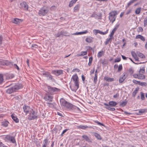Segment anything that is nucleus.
<instances>
[{
	"mask_svg": "<svg viewBox=\"0 0 147 147\" xmlns=\"http://www.w3.org/2000/svg\"><path fill=\"white\" fill-rule=\"evenodd\" d=\"M71 80L73 81L74 85L71 84L70 85V87L72 91L76 92L79 87L78 78L77 74L72 76Z\"/></svg>",
	"mask_w": 147,
	"mask_h": 147,
	"instance_id": "f257e3e1",
	"label": "nucleus"
},
{
	"mask_svg": "<svg viewBox=\"0 0 147 147\" xmlns=\"http://www.w3.org/2000/svg\"><path fill=\"white\" fill-rule=\"evenodd\" d=\"M22 84H16L8 89L6 90V92L10 94L13 92H16L18 90L22 88Z\"/></svg>",
	"mask_w": 147,
	"mask_h": 147,
	"instance_id": "f03ea898",
	"label": "nucleus"
},
{
	"mask_svg": "<svg viewBox=\"0 0 147 147\" xmlns=\"http://www.w3.org/2000/svg\"><path fill=\"white\" fill-rule=\"evenodd\" d=\"M117 104V103L114 101H111L109 102L108 104L106 103H104V105L106 106V107H105L106 109L112 111H115V109L114 108L111 107V106L115 107L116 106Z\"/></svg>",
	"mask_w": 147,
	"mask_h": 147,
	"instance_id": "7ed1b4c3",
	"label": "nucleus"
},
{
	"mask_svg": "<svg viewBox=\"0 0 147 147\" xmlns=\"http://www.w3.org/2000/svg\"><path fill=\"white\" fill-rule=\"evenodd\" d=\"M118 13L116 10L112 11L109 13V19L110 21L113 24L116 20Z\"/></svg>",
	"mask_w": 147,
	"mask_h": 147,
	"instance_id": "20e7f679",
	"label": "nucleus"
},
{
	"mask_svg": "<svg viewBox=\"0 0 147 147\" xmlns=\"http://www.w3.org/2000/svg\"><path fill=\"white\" fill-rule=\"evenodd\" d=\"M49 11V7H48L44 6L40 9L38 13L40 16H44L48 14Z\"/></svg>",
	"mask_w": 147,
	"mask_h": 147,
	"instance_id": "39448f33",
	"label": "nucleus"
},
{
	"mask_svg": "<svg viewBox=\"0 0 147 147\" xmlns=\"http://www.w3.org/2000/svg\"><path fill=\"white\" fill-rule=\"evenodd\" d=\"M28 114L29 115H28V119L29 120L36 119L38 117L37 113L35 112L33 109H32Z\"/></svg>",
	"mask_w": 147,
	"mask_h": 147,
	"instance_id": "423d86ee",
	"label": "nucleus"
},
{
	"mask_svg": "<svg viewBox=\"0 0 147 147\" xmlns=\"http://www.w3.org/2000/svg\"><path fill=\"white\" fill-rule=\"evenodd\" d=\"M12 63L11 62L5 60L1 59L0 60V67L3 68L5 66H11Z\"/></svg>",
	"mask_w": 147,
	"mask_h": 147,
	"instance_id": "0eeeda50",
	"label": "nucleus"
},
{
	"mask_svg": "<svg viewBox=\"0 0 147 147\" xmlns=\"http://www.w3.org/2000/svg\"><path fill=\"white\" fill-rule=\"evenodd\" d=\"M47 88L49 92L52 94H56L61 91L60 89L55 87H51L49 86H47Z\"/></svg>",
	"mask_w": 147,
	"mask_h": 147,
	"instance_id": "6e6552de",
	"label": "nucleus"
},
{
	"mask_svg": "<svg viewBox=\"0 0 147 147\" xmlns=\"http://www.w3.org/2000/svg\"><path fill=\"white\" fill-rule=\"evenodd\" d=\"M55 36L56 37H58L60 36H70V35L69 33L67 32L66 31H61L60 32H58L55 35Z\"/></svg>",
	"mask_w": 147,
	"mask_h": 147,
	"instance_id": "1a4fd4ad",
	"label": "nucleus"
},
{
	"mask_svg": "<svg viewBox=\"0 0 147 147\" xmlns=\"http://www.w3.org/2000/svg\"><path fill=\"white\" fill-rule=\"evenodd\" d=\"M42 75L47 78L48 80H51L53 82L55 81V79L53 78V76L51 75L50 73L48 72H46L45 73H43Z\"/></svg>",
	"mask_w": 147,
	"mask_h": 147,
	"instance_id": "9d476101",
	"label": "nucleus"
},
{
	"mask_svg": "<svg viewBox=\"0 0 147 147\" xmlns=\"http://www.w3.org/2000/svg\"><path fill=\"white\" fill-rule=\"evenodd\" d=\"M65 108H67L69 109H77L79 111H80V109L75 106H74V105H72L71 103L68 102L66 106L65 107Z\"/></svg>",
	"mask_w": 147,
	"mask_h": 147,
	"instance_id": "9b49d317",
	"label": "nucleus"
},
{
	"mask_svg": "<svg viewBox=\"0 0 147 147\" xmlns=\"http://www.w3.org/2000/svg\"><path fill=\"white\" fill-rule=\"evenodd\" d=\"M63 71L61 69L53 70L51 71L52 74L58 76L63 74Z\"/></svg>",
	"mask_w": 147,
	"mask_h": 147,
	"instance_id": "f8f14e48",
	"label": "nucleus"
},
{
	"mask_svg": "<svg viewBox=\"0 0 147 147\" xmlns=\"http://www.w3.org/2000/svg\"><path fill=\"white\" fill-rule=\"evenodd\" d=\"M133 76L135 78H137L141 80L144 79L145 78V76L143 74L139 73L138 74H134Z\"/></svg>",
	"mask_w": 147,
	"mask_h": 147,
	"instance_id": "ddd939ff",
	"label": "nucleus"
},
{
	"mask_svg": "<svg viewBox=\"0 0 147 147\" xmlns=\"http://www.w3.org/2000/svg\"><path fill=\"white\" fill-rule=\"evenodd\" d=\"M23 109L26 115H27L32 109L29 106L26 105H24L23 107Z\"/></svg>",
	"mask_w": 147,
	"mask_h": 147,
	"instance_id": "4468645a",
	"label": "nucleus"
},
{
	"mask_svg": "<svg viewBox=\"0 0 147 147\" xmlns=\"http://www.w3.org/2000/svg\"><path fill=\"white\" fill-rule=\"evenodd\" d=\"M108 29L105 32H103L98 30L94 29L93 30V32L95 35H96L98 33H99L102 35H105L108 33Z\"/></svg>",
	"mask_w": 147,
	"mask_h": 147,
	"instance_id": "2eb2a0df",
	"label": "nucleus"
},
{
	"mask_svg": "<svg viewBox=\"0 0 147 147\" xmlns=\"http://www.w3.org/2000/svg\"><path fill=\"white\" fill-rule=\"evenodd\" d=\"M20 5L21 9L26 11L28 10V5L26 2L24 1L21 3L20 4Z\"/></svg>",
	"mask_w": 147,
	"mask_h": 147,
	"instance_id": "dca6fc26",
	"label": "nucleus"
},
{
	"mask_svg": "<svg viewBox=\"0 0 147 147\" xmlns=\"http://www.w3.org/2000/svg\"><path fill=\"white\" fill-rule=\"evenodd\" d=\"M53 97L48 94H46L44 97V99L47 101L52 102Z\"/></svg>",
	"mask_w": 147,
	"mask_h": 147,
	"instance_id": "f3484780",
	"label": "nucleus"
},
{
	"mask_svg": "<svg viewBox=\"0 0 147 147\" xmlns=\"http://www.w3.org/2000/svg\"><path fill=\"white\" fill-rule=\"evenodd\" d=\"M23 20L22 19L14 18V19L12 21V22L16 24H19L20 23L22 22H23Z\"/></svg>",
	"mask_w": 147,
	"mask_h": 147,
	"instance_id": "a211bd4d",
	"label": "nucleus"
},
{
	"mask_svg": "<svg viewBox=\"0 0 147 147\" xmlns=\"http://www.w3.org/2000/svg\"><path fill=\"white\" fill-rule=\"evenodd\" d=\"M60 102L61 106H63L64 107H65L68 102L63 98H61L60 99Z\"/></svg>",
	"mask_w": 147,
	"mask_h": 147,
	"instance_id": "6ab92c4d",
	"label": "nucleus"
},
{
	"mask_svg": "<svg viewBox=\"0 0 147 147\" xmlns=\"http://www.w3.org/2000/svg\"><path fill=\"white\" fill-rule=\"evenodd\" d=\"M11 117L16 123H18L19 122V119L17 118L16 115L14 113H13L11 115Z\"/></svg>",
	"mask_w": 147,
	"mask_h": 147,
	"instance_id": "aec40b11",
	"label": "nucleus"
},
{
	"mask_svg": "<svg viewBox=\"0 0 147 147\" xmlns=\"http://www.w3.org/2000/svg\"><path fill=\"white\" fill-rule=\"evenodd\" d=\"M104 80L108 82H113L115 80L114 78H110L107 76H105L104 77Z\"/></svg>",
	"mask_w": 147,
	"mask_h": 147,
	"instance_id": "412c9836",
	"label": "nucleus"
},
{
	"mask_svg": "<svg viewBox=\"0 0 147 147\" xmlns=\"http://www.w3.org/2000/svg\"><path fill=\"white\" fill-rule=\"evenodd\" d=\"M48 142V139L47 138L45 139L43 141L42 147H48L47 146L49 144Z\"/></svg>",
	"mask_w": 147,
	"mask_h": 147,
	"instance_id": "4be33fe9",
	"label": "nucleus"
},
{
	"mask_svg": "<svg viewBox=\"0 0 147 147\" xmlns=\"http://www.w3.org/2000/svg\"><path fill=\"white\" fill-rule=\"evenodd\" d=\"M80 7V5L78 4L76 5L74 8V11L75 12H76L79 11Z\"/></svg>",
	"mask_w": 147,
	"mask_h": 147,
	"instance_id": "5701e85b",
	"label": "nucleus"
},
{
	"mask_svg": "<svg viewBox=\"0 0 147 147\" xmlns=\"http://www.w3.org/2000/svg\"><path fill=\"white\" fill-rule=\"evenodd\" d=\"M88 32V31L87 30H86L84 31L80 32H76L75 33L72 34L73 35H81L84 34H85Z\"/></svg>",
	"mask_w": 147,
	"mask_h": 147,
	"instance_id": "b1692460",
	"label": "nucleus"
},
{
	"mask_svg": "<svg viewBox=\"0 0 147 147\" xmlns=\"http://www.w3.org/2000/svg\"><path fill=\"white\" fill-rule=\"evenodd\" d=\"M93 38L91 36L87 37L86 39V41L89 43H91L93 42Z\"/></svg>",
	"mask_w": 147,
	"mask_h": 147,
	"instance_id": "393cba45",
	"label": "nucleus"
},
{
	"mask_svg": "<svg viewBox=\"0 0 147 147\" xmlns=\"http://www.w3.org/2000/svg\"><path fill=\"white\" fill-rule=\"evenodd\" d=\"M98 16L100 17H101L102 14L100 13L99 14V15H98L97 14L95 13H93L92 14V15L90 16L91 17L94 18L96 19L98 18Z\"/></svg>",
	"mask_w": 147,
	"mask_h": 147,
	"instance_id": "a878e982",
	"label": "nucleus"
},
{
	"mask_svg": "<svg viewBox=\"0 0 147 147\" xmlns=\"http://www.w3.org/2000/svg\"><path fill=\"white\" fill-rule=\"evenodd\" d=\"M136 39H140L142 41H144L145 39L144 37L140 35H138L136 36Z\"/></svg>",
	"mask_w": 147,
	"mask_h": 147,
	"instance_id": "bb28decb",
	"label": "nucleus"
},
{
	"mask_svg": "<svg viewBox=\"0 0 147 147\" xmlns=\"http://www.w3.org/2000/svg\"><path fill=\"white\" fill-rule=\"evenodd\" d=\"M78 0H72L69 2V7H72Z\"/></svg>",
	"mask_w": 147,
	"mask_h": 147,
	"instance_id": "cd10ccee",
	"label": "nucleus"
},
{
	"mask_svg": "<svg viewBox=\"0 0 147 147\" xmlns=\"http://www.w3.org/2000/svg\"><path fill=\"white\" fill-rule=\"evenodd\" d=\"M104 53L105 52L102 51L99 52L97 54V57L98 58L101 57L102 55H104Z\"/></svg>",
	"mask_w": 147,
	"mask_h": 147,
	"instance_id": "c85d7f7f",
	"label": "nucleus"
},
{
	"mask_svg": "<svg viewBox=\"0 0 147 147\" xmlns=\"http://www.w3.org/2000/svg\"><path fill=\"white\" fill-rule=\"evenodd\" d=\"M147 112V109H142L139 110L138 114L139 115H141L142 114L146 112Z\"/></svg>",
	"mask_w": 147,
	"mask_h": 147,
	"instance_id": "c756f323",
	"label": "nucleus"
},
{
	"mask_svg": "<svg viewBox=\"0 0 147 147\" xmlns=\"http://www.w3.org/2000/svg\"><path fill=\"white\" fill-rule=\"evenodd\" d=\"M139 88H136L135 90L133 91L132 93V96L135 97L136 94L139 91Z\"/></svg>",
	"mask_w": 147,
	"mask_h": 147,
	"instance_id": "7c9ffc66",
	"label": "nucleus"
},
{
	"mask_svg": "<svg viewBox=\"0 0 147 147\" xmlns=\"http://www.w3.org/2000/svg\"><path fill=\"white\" fill-rule=\"evenodd\" d=\"M77 127L78 129H85L88 127L87 125H80L77 126Z\"/></svg>",
	"mask_w": 147,
	"mask_h": 147,
	"instance_id": "2f4dec72",
	"label": "nucleus"
},
{
	"mask_svg": "<svg viewBox=\"0 0 147 147\" xmlns=\"http://www.w3.org/2000/svg\"><path fill=\"white\" fill-rule=\"evenodd\" d=\"M9 123V122L8 121H5L2 122L1 124L3 126L6 127L8 126Z\"/></svg>",
	"mask_w": 147,
	"mask_h": 147,
	"instance_id": "473e14b6",
	"label": "nucleus"
},
{
	"mask_svg": "<svg viewBox=\"0 0 147 147\" xmlns=\"http://www.w3.org/2000/svg\"><path fill=\"white\" fill-rule=\"evenodd\" d=\"M87 54V51H82L81 52L80 54H78L77 55V56L78 57L79 56H83L84 55H86Z\"/></svg>",
	"mask_w": 147,
	"mask_h": 147,
	"instance_id": "72a5a7b5",
	"label": "nucleus"
},
{
	"mask_svg": "<svg viewBox=\"0 0 147 147\" xmlns=\"http://www.w3.org/2000/svg\"><path fill=\"white\" fill-rule=\"evenodd\" d=\"M126 78L125 75H124L121 77H120L119 80V82L120 83H122Z\"/></svg>",
	"mask_w": 147,
	"mask_h": 147,
	"instance_id": "f704fd0d",
	"label": "nucleus"
},
{
	"mask_svg": "<svg viewBox=\"0 0 147 147\" xmlns=\"http://www.w3.org/2000/svg\"><path fill=\"white\" fill-rule=\"evenodd\" d=\"M94 135L98 140H100L102 139V138L100 135L97 133H95Z\"/></svg>",
	"mask_w": 147,
	"mask_h": 147,
	"instance_id": "c9c22d12",
	"label": "nucleus"
},
{
	"mask_svg": "<svg viewBox=\"0 0 147 147\" xmlns=\"http://www.w3.org/2000/svg\"><path fill=\"white\" fill-rule=\"evenodd\" d=\"M9 142H11L13 144L16 143V142L15 137L12 136Z\"/></svg>",
	"mask_w": 147,
	"mask_h": 147,
	"instance_id": "e433bc0d",
	"label": "nucleus"
},
{
	"mask_svg": "<svg viewBox=\"0 0 147 147\" xmlns=\"http://www.w3.org/2000/svg\"><path fill=\"white\" fill-rule=\"evenodd\" d=\"M145 72V67H140V70L139 71V73L144 74Z\"/></svg>",
	"mask_w": 147,
	"mask_h": 147,
	"instance_id": "4c0bfd02",
	"label": "nucleus"
},
{
	"mask_svg": "<svg viewBox=\"0 0 147 147\" xmlns=\"http://www.w3.org/2000/svg\"><path fill=\"white\" fill-rule=\"evenodd\" d=\"M138 0H130L129 3L127 4V7H129L130 5L132 4L133 3L136 1H138Z\"/></svg>",
	"mask_w": 147,
	"mask_h": 147,
	"instance_id": "58836bf2",
	"label": "nucleus"
},
{
	"mask_svg": "<svg viewBox=\"0 0 147 147\" xmlns=\"http://www.w3.org/2000/svg\"><path fill=\"white\" fill-rule=\"evenodd\" d=\"M82 137L86 141H88V142H89L90 141V140L88 137L86 135H84L82 136Z\"/></svg>",
	"mask_w": 147,
	"mask_h": 147,
	"instance_id": "ea45409f",
	"label": "nucleus"
},
{
	"mask_svg": "<svg viewBox=\"0 0 147 147\" xmlns=\"http://www.w3.org/2000/svg\"><path fill=\"white\" fill-rule=\"evenodd\" d=\"M11 136H11L9 135H5V140L9 142Z\"/></svg>",
	"mask_w": 147,
	"mask_h": 147,
	"instance_id": "a19ab883",
	"label": "nucleus"
},
{
	"mask_svg": "<svg viewBox=\"0 0 147 147\" xmlns=\"http://www.w3.org/2000/svg\"><path fill=\"white\" fill-rule=\"evenodd\" d=\"M137 55L140 57V58H145V55L143 54L142 53H140V52H138L137 53Z\"/></svg>",
	"mask_w": 147,
	"mask_h": 147,
	"instance_id": "79ce46f5",
	"label": "nucleus"
},
{
	"mask_svg": "<svg viewBox=\"0 0 147 147\" xmlns=\"http://www.w3.org/2000/svg\"><path fill=\"white\" fill-rule=\"evenodd\" d=\"M141 10V8L140 7H138L135 10V13L137 14H140Z\"/></svg>",
	"mask_w": 147,
	"mask_h": 147,
	"instance_id": "37998d69",
	"label": "nucleus"
},
{
	"mask_svg": "<svg viewBox=\"0 0 147 147\" xmlns=\"http://www.w3.org/2000/svg\"><path fill=\"white\" fill-rule=\"evenodd\" d=\"M12 64V66H9L10 67H13L14 68L17 69L18 70H20V68L17 65V64H13V63L12 62H11Z\"/></svg>",
	"mask_w": 147,
	"mask_h": 147,
	"instance_id": "c03bdc74",
	"label": "nucleus"
},
{
	"mask_svg": "<svg viewBox=\"0 0 147 147\" xmlns=\"http://www.w3.org/2000/svg\"><path fill=\"white\" fill-rule=\"evenodd\" d=\"M113 38L110 37L109 38H107L106 39V41L105 42V45H107L110 41Z\"/></svg>",
	"mask_w": 147,
	"mask_h": 147,
	"instance_id": "a18cd8bd",
	"label": "nucleus"
},
{
	"mask_svg": "<svg viewBox=\"0 0 147 147\" xmlns=\"http://www.w3.org/2000/svg\"><path fill=\"white\" fill-rule=\"evenodd\" d=\"M47 104L48 107L51 108H53L54 107V106L53 103L47 102Z\"/></svg>",
	"mask_w": 147,
	"mask_h": 147,
	"instance_id": "49530a36",
	"label": "nucleus"
},
{
	"mask_svg": "<svg viewBox=\"0 0 147 147\" xmlns=\"http://www.w3.org/2000/svg\"><path fill=\"white\" fill-rule=\"evenodd\" d=\"M98 75H95L94 79V82L95 84H96L97 81Z\"/></svg>",
	"mask_w": 147,
	"mask_h": 147,
	"instance_id": "de8ad7c7",
	"label": "nucleus"
},
{
	"mask_svg": "<svg viewBox=\"0 0 147 147\" xmlns=\"http://www.w3.org/2000/svg\"><path fill=\"white\" fill-rule=\"evenodd\" d=\"M92 60H93V58H92V57H89V62L88 63V65L89 66H90L91 65L92 63Z\"/></svg>",
	"mask_w": 147,
	"mask_h": 147,
	"instance_id": "09e8293b",
	"label": "nucleus"
},
{
	"mask_svg": "<svg viewBox=\"0 0 147 147\" xmlns=\"http://www.w3.org/2000/svg\"><path fill=\"white\" fill-rule=\"evenodd\" d=\"M127 101H123L120 104V106L122 107H124L125 106L127 103Z\"/></svg>",
	"mask_w": 147,
	"mask_h": 147,
	"instance_id": "8fccbe9b",
	"label": "nucleus"
},
{
	"mask_svg": "<svg viewBox=\"0 0 147 147\" xmlns=\"http://www.w3.org/2000/svg\"><path fill=\"white\" fill-rule=\"evenodd\" d=\"M140 94H141L140 97H141V100H144L145 99V98L144 97V93L143 92H140Z\"/></svg>",
	"mask_w": 147,
	"mask_h": 147,
	"instance_id": "3c124183",
	"label": "nucleus"
},
{
	"mask_svg": "<svg viewBox=\"0 0 147 147\" xmlns=\"http://www.w3.org/2000/svg\"><path fill=\"white\" fill-rule=\"evenodd\" d=\"M115 31H116L115 30L113 29V30L112 31L111 34L109 35V36H110V37H112L113 38V35L114 34V33Z\"/></svg>",
	"mask_w": 147,
	"mask_h": 147,
	"instance_id": "603ef678",
	"label": "nucleus"
},
{
	"mask_svg": "<svg viewBox=\"0 0 147 147\" xmlns=\"http://www.w3.org/2000/svg\"><path fill=\"white\" fill-rule=\"evenodd\" d=\"M3 80V75L0 74V84L2 83Z\"/></svg>",
	"mask_w": 147,
	"mask_h": 147,
	"instance_id": "864d4df0",
	"label": "nucleus"
},
{
	"mask_svg": "<svg viewBox=\"0 0 147 147\" xmlns=\"http://www.w3.org/2000/svg\"><path fill=\"white\" fill-rule=\"evenodd\" d=\"M123 67L122 64H120L119 65L118 69V71L119 72L122 70V69Z\"/></svg>",
	"mask_w": 147,
	"mask_h": 147,
	"instance_id": "5fc2aeb1",
	"label": "nucleus"
},
{
	"mask_svg": "<svg viewBox=\"0 0 147 147\" xmlns=\"http://www.w3.org/2000/svg\"><path fill=\"white\" fill-rule=\"evenodd\" d=\"M121 60V59L120 57L116 58L115 59L114 62L115 63L119 62Z\"/></svg>",
	"mask_w": 147,
	"mask_h": 147,
	"instance_id": "6e6d98bb",
	"label": "nucleus"
},
{
	"mask_svg": "<svg viewBox=\"0 0 147 147\" xmlns=\"http://www.w3.org/2000/svg\"><path fill=\"white\" fill-rule=\"evenodd\" d=\"M94 122L95 123H97L98 125L100 126H104V125L103 124L99 122V121H94Z\"/></svg>",
	"mask_w": 147,
	"mask_h": 147,
	"instance_id": "4d7b16f0",
	"label": "nucleus"
},
{
	"mask_svg": "<svg viewBox=\"0 0 147 147\" xmlns=\"http://www.w3.org/2000/svg\"><path fill=\"white\" fill-rule=\"evenodd\" d=\"M69 130V129H65L64 130H63V131H62V133L61 134V136H63V134H64L67 131Z\"/></svg>",
	"mask_w": 147,
	"mask_h": 147,
	"instance_id": "13d9d810",
	"label": "nucleus"
},
{
	"mask_svg": "<svg viewBox=\"0 0 147 147\" xmlns=\"http://www.w3.org/2000/svg\"><path fill=\"white\" fill-rule=\"evenodd\" d=\"M129 73L131 74H132L134 72V70L132 68H130L129 69Z\"/></svg>",
	"mask_w": 147,
	"mask_h": 147,
	"instance_id": "bf43d9fd",
	"label": "nucleus"
},
{
	"mask_svg": "<svg viewBox=\"0 0 147 147\" xmlns=\"http://www.w3.org/2000/svg\"><path fill=\"white\" fill-rule=\"evenodd\" d=\"M143 31V29L141 27H139L138 28V32H142Z\"/></svg>",
	"mask_w": 147,
	"mask_h": 147,
	"instance_id": "052dcab7",
	"label": "nucleus"
},
{
	"mask_svg": "<svg viewBox=\"0 0 147 147\" xmlns=\"http://www.w3.org/2000/svg\"><path fill=\"white\" fill-rule=\"evenodd\" d=\"M56 7L54 5L52 6L50 8V9L51 11L54 10L56 9Z\"/></svg>",
	"mask_w": 147,
	"mask_h": 147,
	"instance_id": "680f3d73",
	"label": "nucleus"
},
{
	"mask_svg": "<svg viewBox=\"0 0 147 147\" xmlns=\"http://www.w3.org/2000/svg\"><path fill=\"white\" fill-rule=\"evenodd\" d=\"M119 96V94L118 92L115 94V95H114L113 96V97L114 98H117V97H118Z\"/></svg>",
	"mask_w": 147,
	"mask_h": 147,
	"instance_id": "e2e57ef3",
	"label": "nucleus"
},
{
	"mask_svg": "<svg viewBox=\"0 0 147 147\" xmlns=\"http://www.w3.org/2000/svg\"><path fill=\"white\" fill-rule=\"evenodd\" d=\"M131 54L132 56L134 58L135 57H136V56L137 55L134 52H132L131 53Z\"/></svg>",
	"mask_w": 147,
	"mask_h": 147,
	"instance_id": "0e129e2a",
	"label": "nucleus"
},
{
	"mask_svg": "<svg viewBox=\"0 0 147 147\" xmlns=\"http://www.w3.org/2000/svg\"><path fill=\"white\" fill-rule=\"evenodd\" d=\"M119 26V25H116L115 26L114 28H113V30H115V31L117 30V28H118Z\"/></svg>",
	"mask_w": 147,
	"mask_h": 147,
	"instance_id": "69168bd1",
	"label": "nucleus"
},
{
	"mask_svg": "<svg viewBox=\"0 0 147 147\" xmlns=\"http://www.w3.org/2000/svg\"><path fill=\"white\" fill-rule=\"evenodd\" d=\"M31 47L32 48H37L38 45L36 44H33L32 45Z\"/></svg>",
	"mask_w": 147,
	"mask_h": 147,
	"instance_id": "338daca9",
	"label": "nucleus"
},
{
	"mask_svg": "<svg viewBox=\"0 0 147 147\" xmlns=\"http://www.w3.org/2000/svg\"><path fill=\"white\" fill-rule=\"evenodd\" d=\"M109 85V84L108 82H105L103 84V86H108Z\"/></svg>",
	"mask_w": 147,
	"mask_h": 147,
	"instance_id": "774afa93",
	"label": "nucleus"
}]
</instances>
